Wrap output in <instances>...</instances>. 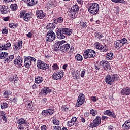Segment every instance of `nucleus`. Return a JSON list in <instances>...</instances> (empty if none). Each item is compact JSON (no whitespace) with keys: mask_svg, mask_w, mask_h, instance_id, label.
<instances>
[{"mask_svg":"<svg viewBox=\"0 0 130 130\" xmlns=\"http://www.w3.org/2000/svg\"><path fill=\"white\" fill-rule=\"evenodd\" d=\"M55 39V33L53 30H49L47 32V35L46 37V40L47 42H51Z\"/></svg>","mask_w":130,"mask_h":130,"instance_id":"4","label":"nucleus"},{"mask_svg":"<svg viewBox=\"0 0 130 130\" xmlns=\"http://www.w3.org/2000/svg\"><path fill=\"white\" fill-rule=\"evenodd\" d=\"M101 66L104 68V69L106 70V71H107V70H109V71L110 70L111 67L109 66V62L107 61H103L101 62Z\"/></svg>","mask_w":130,"mask_h":130,"instance_id":"20","label":"nucleus"},{"mask_svg":"<svg viewBox=\"0 0 130 130\" xmlns=\"http://www.w3.org/2000/svg\"><path fill=\"white\" fill-rule=\"evenodd\" d=\"M70 47H71V45L70 44H66L61 46V53H63L64 52H67L69 51V49H70Z\"/></svg>","mask_w":130,"mask_h":130,"instance_id":"14","label":"nucleus"},{"mask_svg":"<svg viewBox=\"0 0 130 130\" xmlns=\"http://www.w3.org/2000/svg\"><path fill=\"white\" fill-rule=\"evenodd\" d=\"M4 63H9V62H10L11 61H10V59L9 57L7 56L5 58H4Z\"/></svg>","mask_w":130,"mask_h":130,"instance_id":"49","label":"nucleus"},{"mask_svg":"<svg viewBox=\"0 0 130 130\" xmlns=\"http://www.w3.org/2000/svg\"><path fill=\"white\" fill-rule=\"evenodd\" d=\"M114 44L115 48L117 49H119L122 46V44H121V42L120 40L115 41Z\"/></svg>","mask_w":130,"mask_h":130,"instance_id":"29","label":"nucleus"},{"mask_svg":"<svg viewBox=\"0 0 130 130\" xmlns=\"http://www.w3.org/2000/svg\"><path fill=\"white\" fill-rule=\"evenodd\" d=\"M23 45V41H20L16 42L14 45V49L15 50H19L22 48V45Z\"/></svg>","mask_w":130,"mask_h":130,"instance_id":"18","label":"nucleus"},{"mask_svg":"<svg viewBox=\"0 0 130 130\" xmlns=\"http://www.w3.org/2000/svg\"><path fill=\"white\" fill-rule=\"evenodd\" d=\"M26 57L29 59V60H30V62L31 61H34V62L36 61V59H35V58L30 57V56Z\"/></svg>","mask_w":130,"mask_h":130,"instance_id":"53","label":"nucleus"},{"mask_svg":"<svg viewBox=\"0 0 130 130\" xmlns=\"http://www.w3.org/2000/svg\"><path fill=\"white\" fill-rule=\"evenodd\" d=\"M53 123L55 125H59V121L57 119H54L53 120Z\"/></svg>","mask_w":130,"mask_h":130,"instance_id":"51","label":"nucleus"},{"mask_svg":"<svg viewBox=\"0 0 130 130\" xmlns=\"http://www.w3.org/2000/svg\"><path fill=\"white\" fill-rule=\"evenodd\" d=\"M14 63L16 65L17 68H21V67L24 64V63L23 62V58L21 57H17L14 60Z\"/></svg>","mask_w":130,"mask_h":130,"instance_id":"10","label":"nucleus"},{"mask_svg":"<svg viewBox=\"0 0 130 130\" xmlns=\"http://www.w3.org/2000/svg\"><path fill=\"white\" fill-rule=\"evenodd\" d=\"M95 68V70H96V71H99V70H100V65H95L94 66Z\"/></svg>","mask_w":130,"mask_h":130,"instance_id":"63","label":"nucleus"},{"mask_svg":"<svg viewBox=\"0 0 130 130\" xmlns=\"http://www.w3.org/2000/svg\"><path fill=\"white\" fill-rule=\"evenodd\" d=\"M102 45H100V44L98 43L97 45L96 46V49H99V50H101L102 48Z\"/></svg>","mask_w":130,"mask_h":130,"instance_id":"54","label":"nucleus"},{"mask_svg":"<svg viewBox=\"0 0 130 130\" xmlns=\"http://www.w3.org/2000/svg\"><path fill=\"white\" fill-rule=\"evenodd\" d=\"M17 124L18 125V129H25V125L27 124V122L25 121V119L21 118L17 121Z\"/></svg>","mask_w":130,"mask_h":130,"instance_id":"9","label":"nucleus"},{"mask_svg":"<svg viewBox=\"0 0 130 130\" xmlns=\"http://www.w3.org/2000/svg\"><path fill=\"white\" fill-rule=\"evenodd\" d=\"M89 13L91 15H96L99 12V4L96 3H93L91 6L88 8V10Z\"/></svg>","mask_w":130,"mask_h":130,"instance_id":"2","label":"nucleus"},{"mask_svg":"<svg viewBox=\"0 0 130 130\" xmlns=\"http://www.w3.org/2000/svg\"><path fill=\"white\" fill-rule=\"evenodd\" d=\"M9 8L5 5H0V14L6 15L9 13L8 11Z\"/></svg>","mask_w":130,"mask_h":130,"instance_id":"12","label":"nucleus"},{"mask_svg":"<svg viewBox=\"0 0 130 130\" xmlns=\"http://www.w3.org/2000/svg\"><path fill=\"white\" fill-rule=\"evenodd\" d=\"M3 94L5 98H8L10 95H12V92L10 90H6L4 91Z\"/></svg>","mask_w":130,"mask_h":130,"instance_id":"34","label":"nucleus"},{"mask_svg":"<svg viewBox=\"0 0 130 130\" xmlns=\"http://www.w3.org/2000/svg\"><path fill=\"white\" fill-rule=\"evenodd\" d=\"M69 15L72 19H76V18L78 17V12L74 11V10H72V9H71L69 11Z\"/></svg>","mask_w":130,"mask_h":130,"instance_id":"21","label":"nucleus"},{"mask_svg":"<svg viewBox=\"0 0 130 130\" xmlns=\"http://www.w3.org/2000/svg\"><path fill=\"white\" fill-rule=\"evenodd\" d=\"M121 95L125 96H128L130 94V88L129 87L124 88L121 91Z\"/></svg>","mask_w":130,"mask_h":130,"instance_id":"19","label":"nucleus"},{"mask_svg":"<svg viewBox=\"0 0 130 130\" xmlns=\"http://www.w3.org/2000/svg\"><path fill=\"white\" fill-rule=\"evenodd\" d=\"M61 30L62 32L64 33L65 36L66 35L67 36H71V35H72V34L73 33V30L70 28H61Z\"/></svg>","mask_w":130,"mask_h":130,"instance_id":"15","label":"nucleus"},{"mask_svg":"<svg viewBox=\"0 0 130 130\" xmlns=\"http://www.w3.org/2000/svg\"><path fill=\"white\" fill-rule=\"evenodd\" d=\"M26 107L28 110H30V109L32 110V107L30 103H28L27 105H26Z\"/></svg>","mask_w":130,"mask_h":130,"instance_id":"56","label":"nucleus"},{"mask_svg":"<svg viewBox=\"0 0 130 130\" xmlns=\"http://www.w3.org/2000/svg\"><path fill=\"white\" fill-rule=\"evenodd\" d=\"M48 93H51V89L49 87H45L40 92V94L43 96V95H47Z\"/></svg>","mask_w":130,"mask_h":130,"instance_id":"13","label":"nucleus"},{"mask_svg":"<svg viewBox=\"0 0 130 130\" xmlns=\"http://www.w3.org/2000/svg\"><path fill=\"white\" fill-rule=\"evenodd\" d=\"M10 81L12 82L14 85H18V82H20V80L18 79L17 76L14 75L13 77L9 78Z\"/></svg>","mask_w":130,"mask_h":130,"instance_id":"23","label":"nucleus"},{"mask_svg":"<svg viewBox=\"0 0 130 130\" xmlns=\"http://www.w3.org/2000/svg\"><path fill=\"white\" fill-rule=\"evenodd\" d=\"M122 127L124 129H129L130 128V119L126 121L123 124Z\"/></svg>","mask_w":130,"mask_h":130,"instance_id":"26","label":"nucleus"},{"mask_svg":"<svg viewBox=\"0 0 130 130\" xmlns=\"http://www.w3.org/2000/svg\"><path fill=\"white\" fill-rule=\"evenodd\" d=\"M113 58V53H109L107 55V59H109L111 60Z\"/></svg>","mask_w":130,"mask_h":130,"instance_id":"42","label":"nucleus"},{"mask_svg":"<svg viewBox=\"0 0 130 130\" xmlns=\"http://www.w3.org/2000/svg\"><path fill=\"white\" fill-rule=\"evenodd\" d=\"M11 11H17L18 10V5L17 4H12L10 5Z\"/></svg>","mask_w":130,"mask_h":130,"instance_id":"37","label":"nucleus"},{"mask_svg":"<svg viewBox=\"0 0 130 130\" xmlns=\"http://www.w3.org/2000/svg\"><path fill=\"white\" fill-rule=\"evenodd\" d=\"M55 27H56L55 23H50L47 24L46 26V29L47 30H51L52 31V30H54V29H55Z\"/></svg>","mask_w":130,"mask_h":130,"instance_id":"22","label":"nucleus"},{"mask_svg":"<svg viewBox=\"0 0 130 130\" xmlns=\"http://www.w3.org/2000/svg\"><path fill=\"white\" fill-rule=\"evenodd\" d=\"M26 13L27 11L25 10L20 11L19 15L20 18H24V16L27 14Z\"/></svg>","mask_w":130,"mask_h":130,"instance_id":"39","label":"nucleus"},{"mask_svg":"<svg viewBox=\"0 0 130 130\" xmlns=\"http://www.w3.org/2000/svg\"><path fill=\"white\" fill-rule=\"evenodd\" d=\"M52 78L54 80H60L61 78H63V71L55 72L52 75Z\"/></svg>","mask_w":130,"mask_h":130,"instance_id":"7","label":"nucleus"},{"mask_svg":"<svg viewBox=\"0 0 130 130\" xmlns=\"http://www.w3.org/2000/svg\"><path fill=\"white\" fill-rule=\"evenodd\" d=\"M95 36L97 39H101V38H103V37H104L101 32L98 31L95 32Z\"/></svg>","mask_w":130,"mask_h":130,"instance_id":"38","label":"nucleus"},{"mask_svg":"<svg viewBox=\"0 0 130 130\" xmlns=\"http://www.w3.org/2000/svg\"><path fill=\"white\" fill-rule=\"evenodd\" d=\"M31 18H32V15L31 13H28L25 14L24 16L23 17V19L26 22H29Z\"/></svg>","mask_w":130,"mask_h":130,"instance_id":"25","label":"nucleus"},{"mask_svg":"<svg viewBox=\"0 0 130 130\" xmlns=\"http://www.w3.org/2000/svg\"><path fill=\"white\" fill-rule=\"evenodd\" d=\"M120 41L122 46H123L124 44H126V43H127V40H126L125 38H123L122 39L120 40Z\"/></svg>","mask_w":130,"mask_h":130,"instance_id":"46","label":"nucleus"},{"mask_svg":"<svg viewBox=\"0 0 130 130\" xmlns=\"http://www.w3.org/2000/svg\"><path fill=\"white\" fill-rule=\"evenodd\" d=\"M85 95L83 93H81L78 98L77 102L76 104V107H80L81 105L84 104L85 102Z\"/></svg>","mask_w":130,"mask_h":130,"instance_id":"6","label":"nucleus"},{"mask_svg":"<svg viewBox=\"0 0 130 130\" xmlns=\"http://www.w3.org/2000/svg\"><path fill=\"white\" fill-rule=\"evenodd\" d=\"M100 123H101V118L96 116V118L93 120V122L90 124L89 127H91V128L97 127V126H99Z\"/></svg>","mask_w":130,"mask_h":130,"instance_id":"5","label":"nucleus"},{"mask_svg":"<svg viewBox=\"0 0 130 130\" xmlns=\"http://www.w3.org/2000/svg\"><path fill=\"white\" fill-rule=\"evenodd\" d=\"M2 34H8V29L6 28H3L2 30Z\"/></svg>","mask_w":130,"mask_h":130,"instance_id":"55","label":"nucleus"},{"mask_svg":"<svg viewBox=\"0 0 130 130\" xmlns=\"http://www.w3.org/2000/svg\"><path fill=\"white\" fill-rule=\"evenodd\" d=\"M9 58V60L10 61H12V60H13V59H14V58H15V56H14V55H11L9 56H8Z\"/></svg>","mask_w":130,"mask_h":130,"instance_id":"57","label":"nucleus"},{"mask_svg":"<svg viewBox=\"0 0 130 130\" xmlns=\"http://www.w3.org/2000/svg\"><path fill=\"white\" fill-rule=\"evenodd\" d=\"M41 114H42V115H43V116H44V117H46V116H48V114H47V110H43L41 113Z\"/></svg>","mask_w":130,"mask_h":130,"instance_id":"48","label":"nucleus"},{"mask_svg":"<svg viewBox=\"0 0 130 130\" xmlns=\"http://www.w3.org/2000/svg\"><path fill=\"white\" fill-rule=\"evenodd\" d=\"M84 58H94L96 56V52L92 49H87L83 53Z\"/></svg>","mask_w":130,"mask_h":130,"instance_id":"3","label":"nucleus"},{"mask_svg":"<svg viewBox=\"0 0 130 130\" xmlns=\"http://www.w3.org/2000/svg\"><path fill=\"white\" fill-rule=\"evenodd\" d=\"M37 67L40 70H47V69H49V65H47V64L40 60L37 61Z\"/></svg>","mask_w":130,"mask_h":130,"instance_id":"8","label":"nucleus"},{"mask_svg":"<svg viewBox=\"0 0 130 130\" xmlns=\"http://www.w3.org/2000/svg\"><path fill=\"white\" fill-rule=\"evenodd\" d=\"M86 74V71H85L84 70L82 71L81 72V77L82 78H83V77H85V75Z\"/></svg>","mask_w":130,"mask_h":130,"instance_id":"61","label":"nucleus"},{"mask_svg":"<svg viewBox=\"0 0 130 130\" xmlns=\"http://www.w3.org/2000/svg\"><path fill=\"white\" fill-rule=\"evenodd\" d=\"M61 46H60V45L58 44V43H55L54 45V51H60V52H61Z\"/></svg>","mask_w":130,"mask_h":130,"instance_id":"30","label":"nucleus"},{"mask_svg":"<svg viewBox=\"0 0 130 130\" xmlns=\"http://www.w3.org/2000/svg\"><path fill=\"white\" fill-rule=\"evenodd\" d=\"M9 26L11 29H16L18 25L14 23H11L9 24Z\"/></svg>","mask_w":130,"mask_h":130,"instance_id":"44","label":"nucleus"},{"mask_svg":"<svg viewBox=\"0 0 130 130\" xmlns=\"http://www.w3.org/2000/svg\"><path fill=\"white\" fill-rule=\"evenodd\" d=\"M90 113L93 116H95L96 115V114H97V111H96V110L91 109L90 110Z\"/></svg>","mask_w":130,"mask_h":130,"instance_id":"47","label":"nucleus"},{"mask_svg":"<svg viewBox=\"0 0 130 130\" xmlns=\"http://www.w3.org/2000/svg\"><path fill=\"white\" fill-rule=\"evenodd\" d=\"M24 66L27 69H30V67H31V61L27 57L24 59Z\"/></svg>","mask_w":130,"mask_h":130,"instance_id":"27","label":"nucleus"},{"mask_svg":"<svg viewBox=\"0 0 130 130\" xmlns=\"http://www.w3.org/2000/svg\"><path fill=\"white\" fill-rule=\"evenodd\" d=\"M82 27L83 28H87V27H88V23L86 22H83Z\"/></svg>","mask_w":130,"mask_h":130,"instance_id":"58","label":"nucleus"},{"mask_svg":"<svg viewBox=\"0 0 130 130\" xmlns=\"http://www.w3.org/2000/svg\"><path fill=\"white\" fill-rule=\"evenodd\" d=\"M36 16L38 19H43L45 17V13L42 10H37L36 11Z\"/></svg>","mask_w":130,"mask_h":130,"instance_id":"17","label":"nucleus"},{"mask_svg":"<svg viewBox=\"0 0 130 130\" xmlns=\"http://www.w3.org/2000/svg\"><path fill=\"white\" fill-rule=\"evenodd\" d=\"M3 45L5 48V50H8V49L11 47V43L10 42L6 43L5 44H3Z\"/></svg>","mask_w":130,"mask_h":130,"instance_id":"45","label":"nucleus"},{"mask_svg":"<svg viewBox=\"0 0 130 130\" xmlns=\"http://www.w3.org/2000/svg\"><path fill=\"white\" fill-rule=\"evenodd\" d=\"M0 118L1 119H3L4 121H5L6 123H7V121H8V120L7 119V117L6 116V112L4 111H1L0 112Z\"/></svg>","mask_w":130,"mask_h":130,"instance_id":"28","label":"nucleus"},{"mask_svg":"<svg viewBox=\"0 0 130 130\" xmlns=\"http://www.w3.org/2000/svg\"><path fill=\"white\" fill-rule=\"evenodd\" d=\"M103 114L105 115H108V116H110V117H112L113 118H116V115L114 114V113L113 112H111L109 110L104 111Z\"/></svg>","mask_w":130,"mask_h":130,"instance_id":"16","label":"nucleus"},{"mask_svg":"<svg viewBox=\"0 0 130 130\" xmlns=\"http://www.w3.org/2000/svg\"><path fill=\"white\" fill-rule=\"evenodd\" d=\"M71 10L74 11V12H76V13H79L80 7H79V6L77 5H73V7L71 8Z\"/></svg>","mask_w":130,"mask_h":130,"instance_id":"36","label":"nucleus"},{"mask_svg":"<svg viewBox=\"0 0 130 130\" xmlns=\"http://www.w3.org/2000/svg\"><path fill=\"white\" fill-rule=\"evenodd\" d=\"M54 129L55 130H61V127L59 126H55L53 127Z\"/></svg>","mask_w":130,"mask_h":130,"instance_id":"59","label":"nucleus"},{"mask_svg":"<svg viewBox=\"0 0 130 130\" xmlns=\"http://www.w3.org/2000/svg\"><path fill=\"white\" fill-rule=\"evenodd\" d=\"M32 35H33V34H32V32H31L26 34V36H27V37H28V38H31Z\"/></svg>","mask_w":130,"mask_h":130,"instance_id":"62","label":"nucleus"},{"mask_svg":"<svg viewBox=\"0 0 130 130\" xmlns=\"http://www.w3.org/2000/svg\"><path fill=\"white\" fill-rule=\"evenodd\" d=\"M47 113L48 115H52L54 113V110L52 109H47Z\"/></svg>","mask_w":130,"mask_h":130,"instance_id":"40","label":"nucleus"},{"mask_svg":"<svg viewBox=\"0 0 130 130\" xmlns=\"http://www.w3.org/2000/svg\"><path fill=\"white\" fill-rule=\"evenodd\" d=\"M38 1L37 0H30L27 4L28 7H32L34 5L37 4Z\"/></svg>","mask_w":130,"mask_h":130,"instance_id":"32","label":"nucleus"},{"mask_svg":"<svg viewBox=\"0 0 130 130\" xmlns=\"http://www.w3.org/2000/svg\"><path fill=\"white\" fill-rule=\"evenodd\" d=\"M101 51L102 52H106V51H107V49H106V46H103L102 47V49H101Z\"/></svg>","mask_w":130,"mask_h":130,"instance_id":"52","label":"nucleus"},{"mask_svg":"<svg viewBox=\"0 0 130 130\" xmlns=\"http://www.w3.org/2000/svg\"><path fill=\"white\" fill-rule=\"evenodd\" d=\"M46 128H47V127L46 125H43L41 127V130H46Z\"/></svg>","mask_w":130,"mask_h":130,"instance_id":"64","label":"nucleus"},{"mask_svg":"<svg viewBox=\"0 0 130 130\" xmlns=\"http://www.w3.org/2000/svg\"><path fill=\"white\" fill-rule=\"evenodd\" d=\"M8 53L5 52L0 51V59H4L8 56Z\"/></svg>","mask_w":130,"mask_h":130,"instance_id":"33","label":"nucleus"},{"mask_svg":"<svg viewBox=\"0 0 130 130\" xmlns=\"http://www.w3.org/2000/svg\"><path fill=\"white\" fill-rule=\"evenodd\" d=\"M52 69L53 70H54L55 71H56V70H58V69H59V67H58V65H57V64H54L52 66Z\"/></svg>","mask_w":130,"mask_h":130,"instance_id":"50","label":"nucleus"},{"mask_svg":"<svg viewBox=\"0 0 130 130\" xmlns=\"http://www.w3.org/2000/svg\"><path fill=\"white\" fill-rule=\"evenodd\" d=\"M75 58L76 61H82V60H83V56H82L80 54H77L75 56Z\"/></svg>","mask_w":130,"mask_h":130,"instance_id":"35","label":"nucleus"},{"mask_svg":"<svg viewBox=\"0 0 130 130\" xmlns=\"http://www.w3.org/2000/svg\"><path fill=\"white\" fill-rule=\"evenodd\" d=\"M9 106V105H8L6 103H2L1 104V108H2V109H4L5 108H8Z\"/></svg>","mask_w":130,"mask_h":130,"instance_id":"41","label":"nucleus"},{"mask_svg":"<svg viewBox=\"0 0 130 130\" xmlns=\"http://www.w3.org/2000/svg\"><path fill=\"white\" fill-rule=\"evenodd\" d=\"M57 38L58 39H64L66 38V35L64 33L62 32L61 28H59L56 31Z\"/></svg>","mask_w":130,"mask_h":130,"instance_id":"11","label":"nucleus"},{"mask_svg":"<svg viewBox=\"0 0 130 130\" xmlns=\"http://www.w3.org/2000/svg\"><path fill=\"white\" fill-rule=\"evenodd\" d=\"M119 76L117 74H113L111 76L107 75L105 77V81L108 85H114L116 81H118Z\"/></svg>","mask_w":130,"mask_h":130,"instance_id":"1","label":"nucleus"},{"mask_svg":"<svg viewBox=\"0 0 130 130\" xmlns=\"http://www.w3.org/2000/svg\"><path fill=\"white\" fill-rule=\"evenodd\" d=\"M57 43H58V44H59L60 46V45H62V44H64V43H66V41L62 40L61 41H58Z\"/></svg>","mask_w":130,"mask_h":130,"instance_id":"60","label":"nucleus"},{"mask_svg":"<svg viewBox=\"0 0 130 130\" xmlns=\"http://www.w3.org/2000/svg\"><path fill=\"white\" fill-rule=\"evenodd\" d=\"M43 82V77L41 76H38L35 79V83L39 85V84H41Z\"/></svg>","mask_w":130,"mask_h":130,"instance_id":"24","label":"nucleus"},{"mask_svg":"<svg viewBox=\"0 0 130 130\" xmlns=\"http://www.w3.org/2000/svg\"><path fill=\"white\" fill-rule=\"evenodd\" d=\"M113 3H116V4H125L124 0H111Z\"/></svg>","mask_w":130,"mask_h":130,"instance_id":"43","label":"nucleus"},{"mask_svg":"<svg viewBox=\"0 0 130 130\" xmlns=\"http://www.w3.org/2000/svg\"><path fill=\"white\" fill-rule=\"evenodd\" d=\"M63 22V18L60 17L54 20V24H61Z\"/></svg>","mask_w":130,"mask_h":130,"instance_id":"31","label":"nucleus"}]
</instances>
